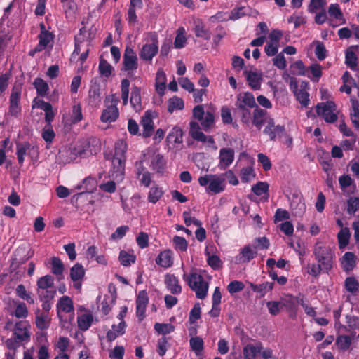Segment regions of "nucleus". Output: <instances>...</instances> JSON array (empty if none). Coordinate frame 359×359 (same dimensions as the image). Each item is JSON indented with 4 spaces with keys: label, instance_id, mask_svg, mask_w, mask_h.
<instances>
[{
    "label": "nucleus",
    "instance_id": "obj_1",
    "mask_svg": "<svg viewBox=\"0 0 359 359\" xmlns=\"http://www.w3.org/2000/svg\"><path fill=\"white\" fill-rule=\"evenodd\" d=\"M313 254L318 262L322 264L323 271L328 272L332 267L334 255L332 249L328 246L316 243L313 249Z\"/></svg>",
    "mask_w": 359,
    "mask_h": 359
},
{
    "label": "nucleus",
    "instance_id": "obj_2",
    "mask_svg": "<svg viewBox=\"0 0 359 359\" xmlns=\"http://www.w3.org/2000/svg\"><path fill=\"white\" fill-rule=\"evenodd\" d=\"M193 118L201 122L202 128L204 130L208 131L214 125L215 117L212 112H205L203 105H197L193 109Z\"/></svg>",
    "mask_w": 359,
    "mask_h": 359
},
{
    "label": "nucleus",
    "instance_id": "obj_3",
    "mask_svg": "<svg viewBox=\"0 0 359 359\" xmlns=\"http://www.w3.org/2000/svg\"><path fill=\"white\" fill-rule=\"evenodd\" d=\"M106 102H110L111 104L104 109L101 114L100 119L104 123H111L115 121L118 117V109L116 107L118 99L115 95H111L106 97Z\"/></svg>",
    "mask_w": 359,
    "mask_h": 359
},
{
    "label": "nucleus",
    "instance_id": "obj_4",
    "mask_svg": "<svg viewBox=\"0 0 359 359\" xmlns=\"http://www.w3.org/2000/svg\"><path fill=\"white\" fill-rule=\"evenodd\" d=\"M316 108L317 114L323 116L327 123H332L337 120V115L334 113L337 109V106L334 102L327 101L326 102L318 103Z\"/></svg>",
    "mask_w": 359,
    "mask_h": 359
},
{
    "label": "nucleus",
    "instance_id": "obj_5",
    "mask_svg": "<svg viewBox=\"0 0 359 359\" xmlns=\"http://www.w3.org/2000/svg\"><path fill=\"white\" fill-rule=\"evenodd\" d=\"M149 36L152 43L150 44H145L142 46L140 53V57L143 60L151 62L153 57L158 53V41L157 35L155 32H150Z\"/></svg>",
    "mask_w": 359,
    "mask_h": 359
},
{
    "label": "nucleus",
    "instance_id": "obj_6",
    "mask_svg": "<svg viewBox=\"0 0 359 359\" xmlns=\"http://www.w3.org/2000/svg\"><path fill=\"white\" fill-rule=\"evenodd\" d=\"M137 57L133 49L127 47L123 58L122 70L125 72L133 71L137 69Z\"/></svg>",
    "mask_w": 359,
    "mask_h": 359
},
{
    "label": "nucleus",
    "instance_id": "obj_7",
    "mask_svg": "<svg viewBox=\"0 0 359 359\" xmlns=\"http://www.w3.org/2000/svg\"><path fill=\"white\" fill-rule=\"evenodd\" d=\"M149 303V297L146 290L139 292L136 299V314L140 321L145 317V311Z\"/></svg>",
    "mask_w": 359,
    "mask_h": 359
},
{
    "label": "nucleus",
    "instance_id": "obj_8",
    "mask_svg": "<svg viewBox=\"0 0 359 359\" xmlns=\"http://www.w3.org/2000/svg\"><path fill=\"white\" fill-rule=\"evenodd\" d=\"M190 130L189 134L192 137L193 139L201 142H208L209 144H214L215 141L212 136H206L200 130L199 124L196 121H191L190 123Z\"/></svg>",
    "mask_w": 359,
    "mask_h": 359
},
{
    "label": "nucleus",
    "instance_id": "obj_9",
    "mask_svg": "<svg viewBox=\"0 0 359 359\" xmlns=\"http://www.w3.org/2000/svg\"><path fill=\"white\" fill-rule=\"evenodd\" d=\"M34 255V252L27 250L25 247L18 248L12 258L11 266H18L25 263Z\"/></svg>",
    "mask_w": 359,
    "mask_h": 359
},
{
    "label": "nucleus",
    "instance_id": "obj_10",
    "mask_svg": "<svg viewBox=\"0 0 359 359\" xmlns=\"http://www.w3.org/2000/svg\"><path fill=\"white\" fill-rule=\"evenodd\" d=\"M21 97V90L20 88L14 87L10 96L9 114L13 116H18L21 111L19 106V102Z\"/></svg>",
    "mask_w": 359,
    "mask_h": 359
},
{
    "label": "nucleus",
    "instance_id": "obj_11",
    "mask_svg": "<svg viewBox=\"0 0 359 359\" xmlns=\"http://www.w3.org/2000/svg\"><path fill=\"white\" fill-rule=\"evenodd\" d=\"M140 124L143 128L142 137L145 138L151 137L154 131V121L151 111L145 112L144 115L141 118Z\"/></svg>",
    "mask_w": 359,
    "mask_h": 359
},
{
    "label": "nucleus",
    "instance_id": "obj_12",
    "mask_svg": "<svg viewBox=\"0 0 359 359\" xmlns=\"http://www.w3.org/2000/svg\"><path fill=\"white\" fill-rule=\"evenodd\" d=\"M101 86L97 79H93L90 81L88 97L90 103L97 104L101 101Z\"/></svg>",
    "mask_w": 359,
    "mask_h": 359
},
{
    "label": "nucleus",
    "instance_id": "obj_13",
    "mask_svg": "<svg viewBox=\"0 0 359 359\" xmlns=\"http://www.w3.org/2000/svg\"><path fill=\"white\" fill-rule=\"evenodd\" d=\"M28 323L26 321H19L15 325L14 336L20 341H29L30 334L27 330Z\"/></svg>",
    "mask_w": 359,
    "mask_h": 359
},
{
    "label": "nucleus",
    "instance_id": "obj_14",
    "mask_svg": "<svg viewBox=\"0 0 359 359\" xmlns=\"http://www.w3.org/2000/svg\"><path fill=\"white\" fill-rule=\"evenodd\" d=\"M257 255V252L250 245L244 246L238 257L236 261L239 263L249 262Z\"/></svg>",
    "mask_w": 359,
    "mask_h": 359
},
{
    "label": "nucleus",
    "instance_id": "obj_15",
    "mask_svg": "<svg viewBox=\"0 0 359 359\" xmlns=\"http://www.w3.org/2000/svg\"><path fill=\"white\" fill-rule=\"evenodd\" d=\"M58 318L62 320L61 312L70 313L74 311V306L72 299L67 296L62 297L57 305Z\"/></svg>",
    "mask_w": 359,
    "mask_h": 359
},
{
    "label": "nucleus",
    "instance_id": "obj_16",
    "mask_svg": "<svg viewBox=\"0 0 359 359\" xmlns=\"http://www.w3.org/2000/svg\"><path fill=\"white\" fill-rule=\"evenodd\" d=\"M165 284L172 294H178L182 292V287L179 284L178 278L173 274L165 276Z\"/></svg>",
    "mask_w": 359,
    "mask_h": 359
},
{
    "label": "nucleus",
    "instance_id": "obj_17",
    "mask_svg": "<svg viewBox=\"0 0 359 359\" xmlns=\"http://www.w3.org/2000/svg\"><path fill=\"white\" fill-rule=\"evenodd\" d=\"M111 290V285H109V295H105L104 301L102 303V311L104 315H107L110 311L111 307L109 304H114L116 299V291L115 287H112Z\"/></svg>",
    "mask_w": 359,
    "mask_h": 359
},
{
    "label": "nucleus",
    "instance_id": "obj_18",
    "mask_svg": "<svg viewBox=\"0 0 359 359\" xmlns=\"http://www.w3.org/2000/svg\"><path fill=\"white\" fill-rule=\"evenodd\" d=\"M240 104L246 108H253L255 107H257L253 95L249 92L238 95L236 106L238 107Z\"/></svg>",
    "mask_w": 359,
    "mask_h": 359
},
{
    "label": "nucleus",
    "instance_id": "obj_19",
    "mask_svg": "<svg viewBox=\"0 0 359 359\" xmlns=\"http://www.w3.org/2000/svg\"><path fill=\"white\" fill-rule=\"evenodd\" d=\"M126 158L113 157L112 159V177L122 178L124 174Z\"/></svg>",
    "mask_w": 359,
    "mask_h": 359
},
{
    "label": "nucleus",
    "instance_id": "obj_20",
    "mask_svg": "<svg viewBox=\"0 0 359 359\" xmlns=\"http://www.w3.org/2000/svg\"><path fill=\"white\" fill-rule=\"evenodd\" d=\"M263 346L261 342H258L256 345L251 344H247L243 348V357L245 359H255L257 354L261 353Z\"/></svg>",
    "mask_w": 359,
    "mask_h": 359
},
{
    "label": "nucleus",
    "instance_id": "obj_21",
    "mask_svg": "<svg viewBox=\"0 0 359 359\" xmlns=\"http://www.w3.org/2000/svg\"><path fill=\"white\" fill-rule=\"evenodd\" d=\"M274 283L272 282H265L262 284L256 285L250 283V287L251 290L257 293L259 297H263L269 291L273 288Z\"/></svg>",
    "mask_w": 359,
    "mask_h": 359
},
{
    "label": "nucleus",
    "instance_id": "obj_22",
    "mask_svg": "<svg viewBox=\"0 0 359 359\" xmlns=\"http://www.w3.org/2000/svg\"><path fill=\"white\" fill-rule=\"evenodd\" d=\"M172 254L170 250L161 252L156 259V264L164 268L170 267L172 264Z\"/></svg>",
    "mask_w": 359,
    "mask_h": 359
},
{
    "label": "nucleus",
    "instance_id": "obj_23",
    "mask_svg": "<svg viewBox=\"0 0 359 359\" xmlns=\"http://www.w3.org/2000/svg\"><path fill=\"white\" fill-rule=\"evenodd\" d=\"M224 179L220 177H217L215 175V177H212L208 187V191H212L214 194H218L224 191Z\"/></svg>",
    "mask_w": 359,
    "mask_h": 359
},
{
    "label": "nucleus",
    "instance_id": "obj_24",
    "mask_svg": "<svg viewBox=\"0 0 359 359\" xmlns=\"http://www.w3.org/2000/svg\"><path fill=\"white\" fill-rule=\"evenodd\" d=\"M140 93V88L137 86L133 87L130 97V104L135 111H140L142 109Z\"/></svg>",
    "mask_w": 359,
    "mask_h": 359
},
{
    "label": "nucleus",
    "instance_id": "obj_25",
    "mask_svg": "<svg viewBox=\"0 0 359 359\" xmlns=\"http://www.w3.org/2000/svg\"><path fill=\"white\" fill-rule=\"evenodd\" d=\"M234 159V151L231 149L222 148L219 151L220 164H224V168L232 163Z\"/></svg>",
    "mask_w": 359,
    "mask_h": 359
},
{
    "label": "nucleus",
    "instance_id": "obj_26",
    "mask_svg": "<svg viewBox=\"0 0 359 359\" xmlns=\"http://www.w3.org/2000/svg\"><path fill=\"white\" fill-rule=\"evenodd\" d=\"M126 327L124 320L121 321L118 325H113V330H109L107 333V339L109 341H112L116 339L118 335H122L125 333V328Z\"/></svg>",
    "mask_w": 359,
    "mask_h": 359
},
{
    "label": "nucleus",
    "instance_id": "obj_27",
    "mask_svg": "<svg viewBox=\"0 0 359 359\" xmlns=\"http://www.w3.org/2000/svg\"><path fill=\"white\" fill-rule=\"evenodd\" d=\"M183 278L191 290L197 288L204 281L203 276L197 273H191L188 276L184 274Z\"/></svg>",
    "mask_w": 359,
    "mask_h": 359
},
{
    "label": "nucleus",
    "instance_id": "obj_28",
    "mask_svg": "<svg viewBox=\"0 0 359 359\" xmlns=\"http://www.w3.org/2000/svg\"><path fill=\"white\" fill-rule=\"evenodd\" d=\"M355 255L351 252H346L342 257L343 269L346 271H351L355 266Z\"/></svg>",
    "mask_w": 359,
    "mask_h": 359
},
{
    "label": "nucleus",
    "instance_id": "obj_29",
    "mask_svg": "<svg viewBox=\"0 0 359 359\" xmlns=\"http://www.w3.org/2000/svg\"><path fill=\"white\" fill-rule=\"evenodd\" d=\"M190 347L197 356L203 355L204 343L200 337H191L189 340Z\"/></svg>",
    "mask_w": 359,
    "mask_h": 359
},
{
    "label": "nucleus",
    "instance_id": "obj_30",
    "mask_svg": "<svg viewBox=\"0 0 359 359\" xmlns=\"http://www.w3.org/2000/svg\"><path fill=\"white\" fill-rule=\"evenodd\" d=\"M266 114V111L264 109L259 108L258 107L254 110L253 117H252V123L260 130L264 122V116Z\"/></svg>",
    "mask_w": 359,
    "mask_h": 359
},
{
    "label": "nucleus",
    "instance_id": "obj_31",
    "mask_svg": "<svg viewBox=\"0 0 359 359\" xmlns=\"http://www.w3.org/2000/svg\"><path fill=\"white\" fill-rule=\"evenodd\" d=\"M295 88L294 93L297 97V100L304 107H307L309 103V94L304 89H297V84L294 82Z\"/></svg>",
    "mask_w": 359,
    "mask_h": 359
},
{
    "label": "nucleus",
    "instance_id": "obj_32",
    "mask_svg": "<svg viewBox=\"0 0 359 359\" xmlns=\"http://www.w3.org/2000/svg\"><path fill=\"white\" fill-rule=\"evenodd\" d=\"M98 69L101 76L108 78L111 75V72L114 68L106 60H104L101 56L100 57Z\"/></svg>",
    "mask_w": 359,
    "mask_h": 359
},
{
    "label": "nucleus",
    "instance_id": "obj_33",
    "mask_svg": "<svg viewBox=\"0 0 359 359\" xmlns=\"http://www.w3.org/2000/svg\"><path fill=\"white\" fill-rule=\"evenodd\" d=\"M183 131L179 127H174L167 136L168 142L182 143Z\"/></svg>",
    "mask_w": 359,
    "mask_h": 359
},
{
    "label": "nucleus",
    "instance_id": "obj_34",
    "mask_svg": "<svg viewBox=\"0 0 359 359\" xmlns=\"http://www.w3.org/2000/svg\"><path fill=\"white\" fill-rule=\"evenodd\" d=\"M85 270L81 264L76 263L70 269V277L72 281H77L83 278Z\"/></svg>",
    "mask_w": 359,
    "mask_h": 359
},
{
    "label": "nucleus",
    "instance_id": "obj_35",
    "mask_svg": "<svg viewBox=\"0 0 359 359\" xmlns=\"http://www.w3.org/2000/svg\"><path fill=\"white\" fill-rule=\"evenodd\" d=\"M194 33L197 37L203 38L207 41H209L211 38L210 32L205 29V25L201 22L195 25Z\"/></svg>",
    "mask_w": 359,
    "mask_h": 359
},
{
    "label": "nucleus",
    "instance_id": "obj_36",
    "mask_svg": "<svg viewBox=\"0 0 359 359\" xmlns=\"http://www.w3.org/2000/svg\"><path fill=\"white\" fill-rule=\"evenodd\" d=\"M350 236V231L347 227L342 228L338 233L337 238L340 249L345 248L348 244Z\"/></svg>",
    "mask_w": 359,
    "mask_h": 359
},
{
    "label": "nucleus",
    "instance_id": "obj_37",
    "mask_svg": "<svg viewBox=\"0 0 359 359\" xmlns=\"http://www.w3.org/2000/svg\"><path fill=\"white\" fill-rule=\"evenodd\" d=\"M151 167L153 170L158 173L163 172L165 167V161L163 155L158 154L151 160Z\"/></svg>",
    "mask_w": 359,
    "mask_h": 359
},
{
    "label": "nucleus",
    "instance_id": "obj_38",
    "mask_svg": "<svg viewBox=\"0 0 359 359\" xmlns=\"http://www.w3.org/2000/svg\"><path fill=\"white\" fill-rule=\"evenodd\" d=\"M29 147V142H26L24 143H18L17 144L16 155L18 161L20 165H22L24 163V156L27 154Z\"/></svg>",
    "mask_w": 359,
    "mask_h": 359
},
{
    "label": "nucleus",
    "instance_id": "obj_39",
    "mask_svg": "<svg viewBox=\"0 0 359 359\" xmlns=\"http://www.w3.org/2000/svg\"><path fill=\"white\" fill-rule=\"evenodd\" d=\"M290 206L294 212V215L298 216L302 215L306 210L304 200H301L299 197L297 200H292Z\"/></svg>",
    "mask_w": 359,
    "mask_h": 359
},
{
    "label": "nucleus",
    "instance_id": "obj_40",
    "mask_svg": "<svg viewBox=\"0 0 359 359\" xmlns=\"http://www.w3.org/2000/svg\"><path fill=\"white\" fill-rule=\"evenodd\" d=\"M34 86L36 89L37 94L40 96H46L48 91V85L41 78H36L34 81Z\"/></svg>",
    "mask_w": 359,
    "mask_h": 359
},
{
    "label": "nucleus",
    "instance_id": "obj_41",
    "mask_svg": "<svg viewBox=\"0 0 359 359\" xmlns=\"http://www.w3.org/2000/svg\"><path fill=\"white\" fill-rule=\"evenodd\" d=\"M93 322V316L91 314H83L78 318L77 323L79 327L83 330H87Z\"/></svg>",
    "mask_w": 359,
    "mask_h": 359
},
{
    "label": "nucleus",
    "instance_id": "obj_42",
    "mask_svg": "<svg viewBox=\"0 0 359 359\" xmlns=\"http://www.w3.org/2000/svg\"><path fill=\"white\" fill-rule=\"evenodd\" d=\"M269 185L266 182H259L252 187V191L257 196H261L263 194H267L269 197Z\"/></svg>",
    "mask_w": 359,
    "mask_h": 359
},
{
    "label": "nucleus",
    "instance_id": "obj_43",
    "mask_svg": "<svg viewBox=\"0 0 359 359\" xmlns=\"http://www.w3.org/2000/svg\"><path fill=\"white\" fill-rule=\"evenodd\" d=\"M247 74V81H248V83L250 86L253 90H257L260 88V81L261 78L259 76V75L254 72H245Z\"/></svg>",
    "mask_w": 359,
    "mask_h": 359
},
{
    "label": "nucleus",
    "instance_id": "obj_44",
    "mask_svg": "<svg viewBox=\"0 0 359 359\" xmlns=\"http://www.w3.org/2000/svg\"><path fill=\"white\" fill-rule=\"evenodd\" d=\"M247 10H250V8H245L244 6H240L231 10L229 20H236L245 15H250V14L247 12Z\"/></svg>",
    "mask_w": 359,
    "mask_h": 359
},
{
    "label": "nucleus",
    "instance_id": "obj_45",
    "mask_svg": "<svg viewBox=\"0 0 359 359\" xmlns=\"http://www.w3.org/2000/svg\"><path fill=\"white\" fill-rule=\"evenodd\" d=\"M184 108V102L182 99L176 96L169 99L168 111L172 113L175 110H182Z\"/></svg>",
    "mask_w": 359,
    "mask_h": 359
},
{
    "label": "nucleus",
    "instance_id": "obj_46",
    "mask_svg": "<svg viewBox=\"0 0 359 359\" xmlns=\"http://www.w3.org/2000/svg\"><path fill=\"white\" fill-rule=\"evenodd\" d=\"M271 134L269 133H264L269 137L270 140L275 141L277 138L280 139L285 134V128L284 126L277 125L271 130Z\"/></svg>",
    "mask_w": 359,
    "mask_h": 359
},
{
    "label": "nucleus",
    "instance_id": "obj_47",
    "mask_svg": "<svg viewBox=\"0 0 359 359\" xmlns=\"http://www.w3.org/2000/svg\"><path fill=\"white\" fill-rule=\"evenodd\" d=\"M118 259L123 266H129L131 264L135 262L136 257L134 255L128 254L125 250H121L119 254Z\"/></svg>",
    "mask_w": 359,
    "mask_h": 359
},
{
    "label": "nucleus",
    "instance_id": "obj_48",
    "mask_svg": "<svg viewBox=\"0 0 359 359\" xmlns=\"http://www.w3.org/2000/svg\"><path fill=\"white\" fill-rule=\"evenodd\" d=\"M154 330L161 334L165 336L170 334L175 330V326L170 323H156L154 325Z\"/></svg>",
    "mask_w": 359,
    "mask_h": 359
},
{
    "label": "nucleus",
    "instance_id": "obj_49",
    "mask_svg": "<svg viewBox=\"0 0 359 359\" xmlns=\"http://www.w3.org/2000/svg\"><path fill=\"white\" fill-rule=\"evenodd\" d=\"M54 279L50 275L40 278L37 281L38 290L50 289L53 286Z\"/></svg>",
    "mask_w": 359,
    "mask_h": 359
},
{
    "label": "nucleus",
    "instance_id": "obj_50",
    "mask_svg": "<svg viewBox=\"0 0 359 359\" xmlns=\"http://www.w3.org/2000/svg\"><path fill=\"white\" fill-rule=\"evenodd\" d=\"M163 191L158 187H152L148 194V201L155 204L163 196Z\"/></svg>",
    "mask_w": 359,
    "mask_h": 359
},
{
    "label": "nucleus",
    "instance_id": "obj_51",
    "mask_svg": "<svg viewBox=\"0 0 359 359\" xmlns=\"http://www.w3.org/2000/svg\"><path fill=\"white\" fill-rule=\"evenodd\" d=\"M237 112L241 117V120L243 123L249 124L251 121V113L248 108L244 107L243 105L240 104L238 107H236Z\"/></svg>",
    "mask_w": 359,
    "mask_h": 359
},
{
    "label": "nucleus",
    "instance_id": "obj_52",
    "mask_svg": "<svg viewBox=\"0 0 359 359\" xmlns=\"http://www.w3.org/2000/svg\"><path fill=\"white\" fill-rule=\"evenodd\" d=\"M52 273L56 276H62L64 271V264L59 257H53L52 258Z\"/></svg>",
    "mask_w": 359,
    "mask_h": 359
},
{
    "label": "nucleus",
    "instance_id": "obj_53",
    "mask_svg": "<svg viewBox=\"0 0 359 359\" xmlns=\"http://www.w3.org/2000/svg\"><path fill=\"white\" fill-rule=\"evenodd\" d=\"M336 344L339 348L346 351L351 345V339L347 335H340L337 338Z\"/></svg>",
    "mask_w": 359,
    "mask_h": 359
},
{
    "label": "nucleus",
    "instance_id": "obj_54",
    "mask_svg": "<svg viewBox=\"0 0 359 359\" xmlns=\"http://www.w3.org/2000/svg\"><path fill=\"white\" fill-rule=\"evenodd\" d=\"M127 150V144L126 143L122 140H119L118 142L115 144V152H114V157L121 158H126L125 153Z\"/></svg>",
    "mask_w": 359,
    "mask_h": 359
},
{
    "label": "nucleus",
    "instance_id": "obj_55",
    "mask_svg": "<svg viewBox=\"0 0 359 359\" xmlns=\"http://www.w3.org/2000/svg\"><path fill=\"white\" fill-rule=\"evenodd\" d=\"M357 56L355 52L347 50L345 55V63L351 69H355L357 67Z\"/></svg>",
    "mask_w": 359,
    "mask_h": 359
},
{
    "label": "nucleus",
    "instance_id": "obj_56",
    "mask_svg": "<svg viewBox=\"0 0 359 359\" xmlns=\"http://www.w3.org/2000/svg\"><path fill=\"white\" fill-rule=\"evenodd\" d=\"M266 306L271 315L276 316L283 308L284 304L280 302L271 301L266 303Z\"/></svg>",
    "mask_w": 359,
    "mask_h": 359
},
{
    "label": "nucleus",
    "instance_id": "obj_57",
    "mask_svg": "<svg viewBox=\"0 0 359 359\" xmlns=\"http://www.w3.org/2000/svg\"><path fill=\"white\" fill-rule=\"evenodd\" d=\"M37 293L40 300H52L56 294V290L53 288L37 290Z\"/></svg>",
    "mask_w": 359,
    "mask_h": 359
},
{
    "label": "nucleus",
    "instance_id": "obj_58",
    "mask_svg": "<svg viewBox=\"0 0 359 359\" xmlns=\"http://www.w3.org/2000/svg\"><path fill=\"white\" fill-rule=\"evenodd\" d=\"M359 209V198L351 197L347 201V212L349 215H354Z\"/></svg>",
    "mask_w": 359,
    "mask_h": 359
},
{
    "label": "nucleus",
    "instance_id": "obj_59",
    "mask_svg": "<svg viewBox=\"0 0 359 359\" xmlns=\"http://www.w3.org/2000/svg\"><path fill=\"white\" fill-rule=\"evenodd\" d=\"M252 247L255 250L267 249L269 247V241L266 237H260L255 239Z\"/></svg>",
    "mask_w": 359,
    "mask_h": 359
},
{
    "label": "nucleus",
    "instance_id": "obj_60",
    "mask_svg": "<svg viewBox=\"0 0 359 359\" xmlns=\"http://www.w3.org/2000/svg\"><path fill=\"white\" fill-rule=\"evenodd\" d=\"M345 287L347 291L355 293L358 290L359 283L354 277H348L345 280Z\"/></svg>",
    "mask_w": 359,
    "mask_h": 359
},
{
    "label": "nucleus",
    "instance_id": "obj_61",
    "mask_svg": "<svg viewBox=\"0 0 359 359\" xmlns=\"http://www.w3.org/2000/svg\"><path fill=\"white\" fill-rule=\"evenodd\" d=\"M240 175L243 182H248L251 177H255V173L253 168L250 166H248L241 169Z\"/></svg>",
    "mask_w": 359,
    "mask_h": 359
},
{
    "label": "nucleus",
    "instance_id": "obj_62",
    "mask_svg": "<svg viewBox=\"0 0 359 359\" xmlns=\"http://www.w3.org/2000/svg\"><path fill=\"white\" fill-rule=\"evenodd\" d=\"M316 44L315 55L319 60H323L327 56V50L324 44L320 41H315Z\"/></svg>",
    "mask_w": 359,
    "mask_h": 359
},
{
    "label": "nucleus",
    "instance_id": "obj_63",
    "mask_svg": "<svg viewBox=\"0 0 359 359\" xmlns=\"http://www.w3.org/2000/svg\"><path fill=\"white\" fill-rule=\"evenodd\" d=\"M327 3L325 0H311L308 6V11L313 13L317 10L323 9Z\"/></svg>",
    "mask_w": 359,
    "mask_h": 359
},
{
    "label": "nucleus",
    "instance_id": "obj_64",
    "mask_svg": "<svg viewBox=\"0 0 359 359\" xmlns=\"http://www.w3.org/2000/svg\"><path fill=\"white\" fill-rule=\"evenodd\" d=\"M14 316L18 318H25L28 316V310L24 302H20L17 305Z\"/></svg>",
    "mask_w": 359,
    "mask_h": 359
}]
</instances>
